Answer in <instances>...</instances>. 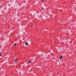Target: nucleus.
<instances>
[{
  "label": "nucleus",
  "mask_w": 76,
  "mask_h": 76,
  "mask_svg": "<svg viewBox=\"0 0 76 76\" xmlns=\"http://www.w3.org/2000/svg\"><path fill=\"white\" fill-rule=\"evenodd\" d=\"M26 63H27V64H29V63H31V61H29L28 62H27Z\"/></svg>",
  "instance_id": "obj_1"
},
{
  "label": "nucleus",
  "mask_w": 76,
  "mask_h": 76,
  "mask_svg": "<svg viewBox=\"0 0 76 76\" xmlns=\"http://www.w3.org/2000/svg\"><path fill=\"white\" fill-rule=\"evenodd\" d=\"M25 45H26V46H27V45H28V43L27 42H25Z\"/></svg>",
  "instance_id": "obj_2"
},
{
  "label": "nucleus",
  "mask_w": 76,
  "mask_h": 76,
  "mask_svg": "<svg viewBox=\"0 0 76 76\" xmlns=\"http://www.w3.org/2000/svg\"><path fill=\"white\" fill-rule=\"evenodd\" d=\"M62 59V56H60V59L61 60Z\"/></svg>",
  "instance_id": "obj_3"
},
{
  "label": "nucleus",
  "mask_w": 76,
  "mask_h": 76,
  "mask_svg": "<svg viewBox=\"0 0 76 76\" xmlns=\"http://www.w3.org/2000/svg\"><path fill=\"white\" fill-rule=\"evenodd\" d=\"M17 60H18V59H16L15 60V62L16 63L17 61Z\"/></svg>",
  "instance_id": "obj_4"
},
{
  "label": "nucleus",
  "mask_w": 76,
  "mask_h": 76,
  "mask_svg": "<svg viewBox=\"0 0 76 76\" xmlns=\"http://www.w3.org/2000/svg\"><path fill=\"white\" fill-rule=\"evenodd\" d=\"M42 2H44V0H42Z\"/></svg>",
  "instance_id": "obj_5"
},
{
  "label": "nucleus",
  "mask_w": 76,
  "mask_h": 76,
  "mask_svg": "<svg viewBox=\"0 0 76 76\" xmlns=\"http://www.w3.org/2000/svg\"><path fill=\"white\" fill-rule=\"evenodd\" d=\"M14 45H16V43H15Z\"/></svg>",
  "instance_id": "obj_6"
},
{
  "label": "nucleus",
  "mask_w": 76,
  "mask_h": 76,
  "mask_svg": "<svg viewBox=\"0 0 76 76\" xmlns=\"http://www.w3.org/2000/svg\"><path fill=\"white\" fill-rule=\"evenodd\" d=\"M1 55H2L1 54H0V57H1Z\"/></svg>",
  "instance_id": "obj_7"
},
{
  "label": "nucleus",
  "mask_w": 76,
  "mask_h": 76,
  "mask_svg": "<svg viewBox=\"0 0 76 76\" xmlns=\"http://www.w3.org/2000/svg\"><path fill=\"white\" fill-rule=\"evenodd\" d=\"M31 26H31V28H32V27H33V26H32V25H31Z\"/></svg>",
  "instance_id": "obj_8"
}]
</instances>
